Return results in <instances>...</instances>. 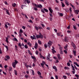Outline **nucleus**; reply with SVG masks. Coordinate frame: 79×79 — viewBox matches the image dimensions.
<instances>
[{"instance_id":"obj_1","label":"nucleus","mask_w":79,"mask_h":79,"mask_svg":"<svg viewBox=\"0 0 79 79\" xmlns=\"http://www.w3.org/2000/svg\"><path fill=\"white\" fill-rule=\"evenodd\" d=\"M17 63H18V61L16 60H15L14 62L12 63V66L14 68H16V65Z\"/></svg>"},{"instance_id":"obj_2","label":"nucleus","mask_w":79,"mask_h":79,"mask_svg":"<svg viewBox=\"0 0 79 79\" xmlns=\"http://www.w3.org/2000/svg\"><path fill=\"white\" fill-rule=\"evenodd\" d=\"M39 35H36V37L37 39H39V38H41V39H43L44 37L43 36V35H42V34L40 33H39Z\"/></svg>"},{"instance_id":"obj_3","label":"nucleus","mask_w":79,"mask_h":79,"mask_svg":"<svg viewBox=\"0 0 79 79\" xmlns=\"http://www.w3.org/2000/svg\"><path fill=\"white\" fill-rule=\"evenodd\" d=\"M44 11L45 12H48V10L45 8H44V9H41V12H42L44 14L45 13Z\"/></svg>"},{"instance_id":"obj_4","label":"nucleus","mask_w":79,"mask_h":79,"mask_svg":"<svg viewBox=\"0 0 79 79\" xmlns=\"http://www.w3.org/2000/svg\"><path fill=\"white\" fill-rule=\"evenodd\" d=\"M52 42L50 41H49V42L48 43L47 45L48 46V47H49V48H50V46H51V45H52Z\"/></svg>"},{"instance_id":"obj_5","label":"nucleus","mask_w":79,"mask_h":79,"mask_svg":"<svg viewBox=\"0 0 79 79\" xmlns=\"http://www.w3.org/2000/svg\"><path fill=\"white\" fill-rule=\"evenodd\" d=\"M71 45L73 47L74 49H76V45H75L73 43V42H71Z\"/></svg>"},{"instance_id":"obj_6","label":"nucleus","mask_w":79,"mask_h":79,"mask_svg":"<svg viewBox=\"0 0 79 79\" xmlns=\"http://www.w3.org/2000/svg\"><path fill=\"white\" fill-rule=\"evenodd\" d=\"M24 64H25L26 67L27 68H28V67H29V68H32V67L31 66V65H26V64H27L24 63Z\"/></svg>"},{"instance_id":"obj_7","label":"nucleus","mask_w":79,"mask_h":79,"mask_svg":"<svg viewBox=\"0 0 79 79\" xmlns=\"http://www.w3.org/2000/svg\"><path fill=\"white\" fill-rule=\"evenodd\" d=\"M37 8H42V6L40 4L37 5Z\"/></svg>"},{"instance_id":"obj_8","label":"nucleus","mask_w":79,"mask_h":79,"mask_svg":"<svg viewBox=\"0 0 79 79\" xmlns=\"http://www.w3.org/2000/svg\"><path fill=\"white\" fill-rule=\"evenodd\" d=\"M48 9L51 13H53V10L51 8L49 7Z\"/></svg>"},{"instance_id":"obj_9","label":"nucleus","mask_w":79,"mask_h":79,"mask_svg":"<svg viewBox=\"0 0 79 79\" xmlns=\"http://www.w3.org/2000/svg\"><path fill=\"white\" fill-rule=\"evenodd\" d=\"M53 69H55V71L56 72H57V71H58V70H57V68H56V66H53Z\"/></svg>"},{"instance_id":"obj_10","label":"nucleus","mask_w":79,"mask_h":79,"mask_svg":"<svg viewBox=\"0 0 79 79\" xmlns=\"http://www.w3.org/2000/svg\"><path fill=\"white\" fill-rule=\"evenodd\" d=\"M57 57L59 59V60H60L61 59V58L60 57V55L59 54H57Z\"/></svg>"},{"instance_id":"obj_11","label":"nucleus","mask_w":79,"mask_h":79,"mask_svg":"<svg viewBox=\"0 0 79 79\" xmlns=\"http://www.w3.org/2000/svg\"><path fill=\"white\" fill-rule=\"evenodd\" d=\"M74 12L76 15H78V10H75L74 11Z\"/></svg>"},{"instance_id":"obj_12","label":"nucleus","mask_w":79,"mask_h":79,"mask_svg":"<svg viewBox=\"0 0 79 79\" xmlns=\"http://www.w3.org/2000/svg\"><path fill=\"white\" fill-rule=\"evenodd\" d=\"M58 15L59 16H63V14L62 13H60L59 12H58Z\"/></svg>"},{"instance_id":"obj_13","label":"nucleus","mask_w":79,"mask_h":79,"mask_svg":"<svg viewBox=\"0 0 79 79\" xmlns=\"http://www.w3.org/2000/svg\"><path fill=\"white\" fill-rule=\"evenodd\" d=\"M70 5L71 6H72V8H73V9L74 10H75V7H74V6L73 4H72L71 3H70Z\"/></svg>"},{"instance_id":"obj_14","label":"nucleus","mask_w":79,"mask_h":79,"mask_svg":"<svg viewBox=\"0 0 79 79\" xmlns=\"http://www.w3.org/2000/svg\"><path fill=\"white\" fill-rule=\"evenodd\" d=\"M73 54L74 55V56H76V51H73Z\"/></svg>"},{"instance_id":"obj_15","label":"nucleus","mask_w":79,"mask_h":79,"mask_svg":"<svg viewBox=\"0 0 79 79\" xmlns=\"http://www.w3.org/2000/svg\"><path fill=\"white\" fill-rule=\"evenodd\" d=\"M61 32H59L57 33V35H58V36H60V35H61Z\"/></svg>"},{"instance_id":"obj_16","label":"nucleus","mask_w":79,"mask_h":79,"mask_svg":"<svg viewBox=\"0 0 79 79\" xmlns=\"http://www.w3.org/2000/svg\"><path fill=\"white\" fill-rule=\"evenodd\" d=\"M28 52L29 54H30V55H32V54L31 53V52L30 50H28Z\"/></svg>"},{"instance_id":"obj_17","label":"nucleus","mask_w":79,"mask_h":79,"mask_svg":"<svg viewBox=\"0 0 79 79\" xmlns=\"http://www.w3.org/2000/svg\"><path fill=\"white\" fill-rule=\"evenodd\" d=\"M64 41L65 42H68V39H67V37H65V39H64Z\"/></svg>"},{"instance_id":"obj_18","label":"nucleus","mask_w":79,"mask_h":79,"mask_svg":"<svg viewBox=\"0 0 79 79\" xmlns=\"http://www.w3.org/2000/svg\"><path fill=\"white\" fill-rule=\"evenodd\" d=\"M61 3L62 4V7H64V6H65V5L62 2H61Z\"/></svg>"},{"instance_id":"obj_19","label":"nucleus","mask_w":79,"mask_h":79,"mask_svg":"<svg viewBox=\"0 0 79 79\" xmlns=\"http://www.w3.org/2000/svg\"><path fill=\"white\" fill-rule=\"evenodd\" d=\"M6 13H7V14H8V15H10V14L9 13V10H6Z\"/></svg>"},{"instance_id":"obj_20","label":"nucleus","mask_w":79,"mask_h":79,"mask_svg":"<svg viewBox=\"0 0 79 79\" xmlns=\"http://www.w3.org/2000/svg\"><path fill=\"white\" fill-rule=\"evenodd\" d=\"M25 77L26 78V79H27L28 78V77H29V76H28V75L26 74L25 76Z\"/></svg>"},{"instance_id":"obj_21","label":"nucleus","mask_w":79,"mask_h":79,"mask_svg":"<svg viewBox=\"0 0 79 79\" xmlns=\"http://www.w3.org/2000/svg\"><path fill=\"white\" fill-rule=\"evenodd\" d=\"M22 15L23 16H24V15H25L26 18H27V15L24 14H23V12L22 13Z\"/></svg>"},{"instance_id":"obj_22","label":"nucleus","mask_w":79,"mask_h":79,"mask_svg":"<svg viewBox=\"0 0 79 79\" xmlns=\"http://www.w3.org/2000/svg\"><path fill=\"white\" fill-rule=\"evenodd\" d=\"M13 40H14V41H18V40H17V39L16 38H13Z\"/></svg>"},{"instance_id":"obj_23","label":"nucleus","mask_w":79,"mask_h":79,"mask_svg":"<svg viewBox=\"0 0 79 79\" xmlns=\"http://www.w3.org/2000/svg\"><path fill=\"white\" fill-rule=\"evenodd\" d=\"M52 53H56V51H55V50H54L53 49H52Z\"/></svg>"},{"instance_id":"obj_24","label":"nucleus","mask_w":79,"mask_h":79,"mask_svg":"<svg viewBox=\"0 0 79 79\" xmlns=\"http://www.w3.org/2000/svg\"><path fill=\"white\" fill-rule=\"evenodd\" d=\"M41 66H42V67L43 68H44V64H43V63H41Z\"/></svg>"},{"instance_id":"obj_25","label":"nucleus","mask_w":79,"mask_h":79,"mask_svg":"<svg viewBox=\"0 0 79 79\" xmlns=\"http://www.w3.org/2000/svg\"><path fill=\"white\" fill-rule=\"evenodd\" d=\"M31 1L30 0H27V1H26V2L28 4H29V3H30Z\"/></svg>"},{"instance_id":"obj_26","label":"nucleus","mask_w":79,"mask_h":79,"mask_svg":"<svg viewBox=\"0 0 79 79\" xmlns=\"http://www.w3.org/2000/svg\"><path fill=\"white\" fill-rule=\"evenodd\" d=\"M31 57L32 59H33L34 60H36V58H35V57L32 56H31Z\"/></svg>"},{"instance_id":"obj_27","label":"nucleus","mask_w":79,"mask_h":79,"mask_svg":"<svg viewBox=\"0 0 79 79\" xmlns=\"http://www.w3.org/2000/svg\"><path fill=\"white\" fill-rule=\"evenodd\" d=\"M14 72H15V75H17L18 74H17V71L15 70H14Z\"/></svg>"},{"instance_id":"obj_28","label":"nucleus","mask_w":79,"mask_h":79,"mask_svg":"<svg viewBox=\"0 0 79 79\" xmlns=\"http://www.w3.org/2000/svg\"><path fill=\"white\" fill-rule=\"evenodd\" d=\"M59 49L60 50V51L63 50V48L61 46H60L59 47Z\"/></svg>"},{"instance_id":"obj_29","label":"nucleus","mask_w":79,"mask_h":79,"mask_svg":"<svg viewBox=\"0 0 79 79\" xmlns=\"http://www.w3.org/2000/svg\"><path fill=\"white\" fill-rule=\"evenodd\" d=\"M37 73H38V75H40H40H41V73H40V71H38L37 72Z\"/></svg>"},{"instance_id":"obj_30","label":"nucleus","mask_w":79,"mask_h":79,"mask_svg":"<svg viewBox=\"0 0 79 79\" xmlns=\"http://www.w3.org/2000/svg\"><path fill=\"white\" fill-rule=\"evenodd\" d=\"M39 54L40 56V58H42L43 57V56L42 55V54H40V53Z\"/></svg>"},{"instance_id":"obj_31","label":"nucleus","mask_w":79,"mask_h":79,"mask_svg":"<svg viewBox=\"0 0 79 79\" xmlns=\"http://www.w3.org/2000/svg\"><path fill=\"white\" fill-rule=\"evenodd\" d=\"M6 58L7 59H8V60H9L10 58V56H6Z\"/></svg>"},{"instance_id":"obj_32","label":"nucleus","mask_w":79,"mask_h":79,"mask_svg":"<svg viewBox=\"0 0 79 79\" xmlns=\"http://www.w3.org/2000/svg\"><path fill=\"white\" fill-rule=\"evenodd\" d=\"M16 5V4H15V3H14V4H12L13 7H15Z\"/></svg>"},{"instance_id":"obj_33","label":"nucleus","mask_w":79,"mask_h":79,"mask_svg":"<svg viewBox=\"0 0 79 79\" xmlns=\"http://www.w3.org/2000/svg\"><path fill=\"white\" fill-rule=\"evenodd\" d=\"M35 29L37 31H38V30H39V27H37L35 26Z\"/></svg>"},{"instance_id":"obj_34","label":"nucleus","mask_w":79,"mask_h":79,"mask_svg":"<svg viewBox=\"0 0 79 79\" xmlns=\"http://www.w3.org/2000/svg\"><path fill=\"white\" fill-rule=\"evenodd\" d=\"M19 33H23V31L22 29H20L19 30Z\"/></svg>"},{"instance_id":"obj_35","label":"nucleus","mask_w":79,"mask_h":79,"mask_svg":"<svg viewBox=\"0 0 79 79\" xmlns=\"http://www.w3.org/2000/svg\"><path fill=\"white\" fill-rule=\"evenodd\" d=\"M38 44H42V43H41V41L40 40H38Z\"/></svg>"},{"instance_id":"obj_36","label":"nucleus","mask_w":79,"mask_h":79,"mask_svg":"<svg viewBox=\"0 0 79 79\" xmlns=\"http://www.w3.org/2000/svg\"><path fill=\"white\" fill-rule=\"evenodd\" d=\"M73 29L75 30H76V29H77V28L75 26H74V25H73Z\"/></svg>"},{"instance_id":"obj_37","label":"nucleus","mask_w":79,"mask_h":79,"mask_svg":"<svg viewBox=\"0 0 79 79\" xmlns=\"http://www.w3.org/2000/svg\"><path fill=\"white\" fill-rule=\"evenodd\" d=\"M60 54H61L62 55H63V50L60 51Z\"/></svg>"},{"instance_id":"obj_38","label":"nucleus","mask_w":79,"mask_h":79,"mask_svg":"<svg viewBox=\"0 0 79 79\" xmlns=\"http://www.w3.org/2000/svg\"><path fill=\"white\" fill-rule=\"evenodd\" d=\"M31 71H32V75H34V72L33 70H31Z\"/></svg>"},{"instance_id":"obj_39","label":"nucleus","mask_w":79,"mask_h":79,"mask_svg":"<svg viewBox=\"0 0 79 79\" xmlns=\"http://www.w3.org/2000/svg\"><path fill=\"white\" fill-rule=\"evenodd\" d=\"M5 27L6 29H7V28H8V26H7V24L6 23L5 24Z\"/></svg>"},{"instance_id":"obj_40","label":"nucleus","mask_w":79,"mask_h":79,"mask_svg":"<svg viewBox=\"0 0 79 79\" xmlns=\"http://www.w3.org/2000/svg\"><path fill=\"white\" fill-rule=\"evenodd\" d=\"M44 47L46 48H47V44H44Z\"/></svg>"},{"instance_id":"obj_41","label":"nucleus","mask_w":79,"mask_h":79,"mask_svg":"<svg viewBox=\"0 0 79 79\" xmlns=\"http://www.w3.org/2000/svg\"><path fill=\"white\" fill-rule=\"evenodd\" d=\"M6 41L7 43H8V37H6Z\"/></svg>"},{"instance_id":"obj_42","label":"nucleus","mask_w":79,"mask_h":79,"mask_svg":"<svg viewBox=\"0 0 79 79\" xmlns=\"http://www.w3.org/2000/svg\"><path fill=\"white\" fill-rule=\"evenodd\" d=\"M35 53L36 55H38L39 54V52H38V51L36 50L35 52Z\"/></svg>"},{"instance_id":"obj_43","label":"nucleus","mask_w":79,"mask_h":79,"mask_svg":"<svg viewBox=\"0 0 79 79\" xmlns=\"http://www.w3.org/2000/svg\"><path fill=\"white\" fill-rule=\"evenodd\" d=\"M33 39H35V40L36 39V37H35V35H33Z\"/></svg>"},{"instance_id":"obj_44","label":"nucleus","mask_w":79,"mask_h":79,"mask_svg":"<svg viewBox=\"0 0 79 79\" xmlns=\"http://www.w3.org/2000/svg\"><path fill=\"white\" fill-rule=\"evenodd\" d=\"M26 6V5H23L22 6H21V8L22 9H23V7H24V6Z\"/></svg>"},{"instance_id":"obj_45","label":"nucleus","mask_w":79,"mask_h":79,"mask_svg":"<svg viewBox=\"0 0 79 79\" xmlns=\"http://www.w3.org/2000/svg\"><path fill=\"white\" fill-rule=\"evenodd\" d=\"M12 70V68L10 67L9 69V71H11Z\"/></svg>"},{"instance_id":"obj_46","label":"nucleus","mask_w":79,"mask_h":79,"mask_svg":"<svg viewBox=\"0 0 79 79\" xmlns=\"http://www.w3.org/2000/svg\"><path fill=\"white\" fill-rule=\"evenodd\" d=\"M63 77H64V79H66L67 78V77H66V76L64 75L63 76Z\"/></svg>"},{"instance_id":"obj_47","label":"nucleus","mask_w":79,"mask_h":79,"mask_svg":"<svg viewBox=\"0 0 79 79\" xmlns=\"http://www.w3.org/2000/svg\"><path fill=\"white\" fill-rule=\"evenodd\" d=\"M28 22H29L30 23H33V22H32V20H29Z\"/></svg>"},{"instance_id":"obj_48","label":"nucleus","mask_w":79,"mask_h":79,"mask_svg":"<svg viewBox=\"0 0 79 79\" xmlns=\"http://www.w3.org/2000/svg\"><path fill=\"white\" fill-rule=\"evenodd\" d=\"M49 15H50V16H51V18L53 17V15H52V14L51 13H50Z\"/></svg>"},{"instance_id":"obj_49","label":"nucleus","mask_w":79,"mask_h":79,"mask_svg":"<svg viewBox=\"0 0 79 79\" xmlns=\"http://www.w3.org/2000/svg\"><path fill=\"white\" fill-rule=\"evenodd\" d=\"M24 47H25V48H28V47H27V45H25L24 46Z\"/></svg>"},{"instance_id":"obj_50","label":"nucleus","mask_w":79,"mask_h":79,"mask_svg":"<svg viewBox=\"0 0 79 79\" xmlns=\"http://www.w3.org/2000/svg\"><path fill=\"white\" fill-rule=\"evenodd\" d=\"M18 46H19V47H21L22 46L21 44V43H19Z\"/></svg>"},{"instance_id":"obj_51","label":"nucleus","mask_w":79,"mask_h":79,"mask_svg":"<svg viewBox=\"0 0 79 79\" xmlns=\"http://www.w3.org/2000/svg\"><path fill=\"white\" fill-rule=\"evenodd\" d=\"M69 10L70 12L71 13V12H72V8L71 7L70 8Z\"/></svg>"},{"instance_id":"obj_52","label":"nucleus","mask_w":79,"mask_h":79,"mask_svg":"<svg viewBox=\"0 0 79 79\" xmlns=\"http://www.w3.org/2000/svg\"><path fill=\"white\" fill-rule=\"evenodd\" d=\"M64 52L65 53V54H67V51H66V50H64Z\"/></svg>"},{"instance_id":"obj_53","label":"nucleus","mask_w":79,"mask_h":79,"mask_svg":"<svg viewBox=\"0 0 79 79\" xmlns=\"http://www.w3.org/2000/svg\"><path fill=\"white\" fill-rule=\"evenodd\" d=\"M31 39H32V40H34V39L33 36H31Z\"/></svg>"},{"instance_id":"obj_54","label":"nucleus","mask_w":79,"mask_h":79,"mask_svg":"<svg viewBox=\"0 0 79 79\" xmlns=\"http://www.w3.org/2000/svg\"><path fill=\"white\" fill-rule=\"evenodd\" d=\"M38 28L39 29H42V27H39Z\"/></svg>"},{"instance_id":"obj_55","label":"nucleus","mask_w":79,"mask_h":79,"mask_svg":"<svg viewBox=\"0 0 79 79\" xmlns=\"http://www.w3.org/2000/svg\"><path fill=\"white\" fill-rule=\"evenodd\" d=\"M67 66H70V64L69 63H67Z\"/></svg>"},{"instance_id":"obj_56","label":"nucleus","mask_w":79,"mask_h":79,"mask_svg":"<svg viewBox=\"0 0 79 79\" xmlns=\"http://www.w3.org/2000/svg\"><path fill=\"white\" fill-rule=\"evenodd\" d=\"M66 74L68 75V76H69L70 75V73H66Z\"/></svg>"},{"instance_id":"obj_57","label":"nucleus","mask_w":79,"mask_h":79,"mask_svg":"<svg viewBox=\"0 0 79 79\" xmlns=\"http://www.w3.org/2000/svg\"><path fill=\"white\" fill-rule=\"evenodd\" d=\"M42 63L43 64H44H44L45 65V64H46V63H45V61H43L42 62Z\"/></svg>"},{"instance_id":"obj_58","label":"nucleus","mask_w":79,"mask_h":79,"mask_svg":"<svg viewBox=\"0 0 79 79\" xmlns=\"http://www.w3.org/2000/svg\"><path fill=\"white\" fill-rule=\"evenodd\" d=\"M34 10H35V11H37V8L34 7Z\"/></svg>"},{"instance_id":"obj_59","label":"nucleus","mask_w":79,"mask_h":79,"mask_svg":"<svg viewBox=\"0 0 79 79\" xmlns=\"http://www.w3.org/2000/svg\"><path fill=\"white\" fill-rule=\"evenodd\" d=\"M21 34H22L21 33H19V36L20 37H21V36H22Z\"/></svg>"},{"instance_id":"obj_60","label":"nucleus","mask_w":79,"mask_h":79,"mask_svg":"<svg viewBox=\"0 0 79 79\" xmlns=\"http://www.w3.org/2000/svg\"><path fill=\"white\" fill-rule=\"evenodd\" d=\"M41 25L42 27H45V25H44V24H41Z\"/></svg>"},{"instance_id":"obj_61","label":"nucleus","mask_w":79,"mask_h":79,"mask_svg":"<svg viewBox=\"0 0 79 79\" xmlns=\"http://www.w3.org/2000/svg\"><path fill=\"white\" fill-rule=\"evenodd\" d=\"M47 29L48 30H50V27H47Z\"/></svg>"},{"instance_id":"obj_62","label":"nucleus","mask_w":79,"mask_h":79,"mask_svg":"<svg viewBox=\"0 0 79 79\" xmlns=\"http://www.w3.org/2000/svg\"><path fill=\"white\" fill-rule=\"evenodd\" d=\"M55 77H56V79H58V76H57V75L55 76Z\"/></svg>"},{"instance_id":"obj_63","label":"nucleus","mask_w":79,"mask_h":79,"mask_svg":"<svg viewBox=\"0 0 79 79\" xmlns=\"http://www.w3.org/2000/svg\"><path fill=\"white\" fill-rule=\"evenodd\" d=\"M38 45V44H37V43H35V46L37 47Z\"/></svg>"},{"instance_id":"obj_64","label":"nucleus","mask_w":79,"mask_h":79,"mask_svg":"<svg viewBox=\"0 0 79 79\" xmlns=\"http://www.w3.org/2000/svg\"><path fill=\"white\" fill-rule=\"evenodd\" d=\"M8 67V65H5L4 66L5 68H6Z\"/></svg>"}]
</instances>
